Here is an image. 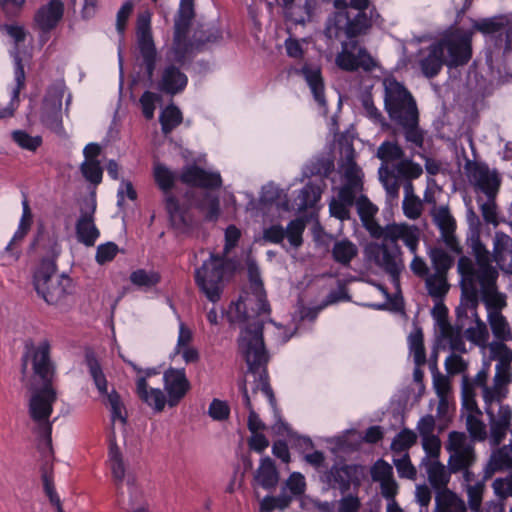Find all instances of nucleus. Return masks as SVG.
<instances>
[{
  "mask_svg": "<svg viewBox=\"0 0 512 512\" xmlns=\"http://www.w3.org/2000/svg\"><path fill=\"white\" fill-rule=\"evenodd\" d=\"M321 188L315 184H307L299 193L295 200L294 209L304 211L305 209L314 206L321 197Z\"/></svg>",
  "mask_w": 512,
  "mask_h": 512,
  "instance_id": "c03bdc74",
  "label": "nucleus"
},
{
  "mask_svg": "<svg viewBox=\"0 0 512 512\" xmlns=\"http://www.w3.org/2000/svg\"><path fill=\"white\" fill-rule=\"evenodd\" d=\"M489 324L494 336L502 341L511 338V330L505 317L499 311H489Z\"/></svg>",
  "mask_w": 512,
  "mask_h": 512,
  "instance_id": "de8ad7c7",
  "label": "nucleus"
},
{
  "mask_svg": "<svg viewBox=\"0 0 512 512\" xmlns=\"http://www.w3.org/2000/svg\"><path fill=\"white\" fill-rule=\"evenodd\" d=\"M495 279L490 283H485L480 280V287L484 290V299L489 311H499L505 307V297L494 291Z\"/></svg>",
  "mask_w": 512,
  "mask_h": 512,
  "instance_id": "864d4df0",
  "label": "nucleus"
},
{
  "mask_svg": "<svg viewBox=\"0 0 512 512\" xmlns=\"http://www.w3.org/2000/svg\"><path fill=\"white\" fill-rule=\"evenodd\" d=\"M64 12V5L61 0H50L42 6L35 15V22L43 31L53 29L61 20Z\"/></svg>",
  "mask_w": 512,
  "mask_h": 512,
  "instance_id": "7c9ffc66",
  "label": "nucleus"
},
{
  "mask_svg": "<svg viewBox=\"0 0 512 512\" xmlns=\"http://www.w3.org/2000/svg\"><path fill=\"white\" fill-rule=\"evenodd\" d=\"M415 441L416 434L412 430L404 429L393 439L391 449L395 454H404Z\"/></svg>",
  "mask_w": 512,
  "mask_h": 512,
  "instance_id": "052dcab7",
  "label": "nucleus"
},
{
  "mask_svg": "<svg viewBox=\"0 0 512 512\" xmlns=\"http://www.w3.org/2000/svg\"><path fill=\"white\" fill-rule=\"evenodd\" d=\"M334 4L340 10L328 21L326 31L330 38L339 37L342 33L348 38H353L366 32L370 24L362 12H358L351 20L345 0H335Z\"/></svg>",
  "mask_w": 512,
  "mask_h": 512,
  "instance_id": "f8f14e48",
  "label": "nucleus"
},
{
  "mask_svg": "<svg viewBox=\"0 0 512 512\" xmlns=\"http://www.w3.org/2000/svg\"><path fill=\"white\" fill-rule=\"evenodd\" d=\"M384 240L392 243L402 241L412 254H417L420 229L405 222L388 224L384 227Z\"/></svg>",
  "mask_w": 512,
  "mask_h": 512,
  "instance_id": "6ab92c4d",
  "label": "nucleus"
},
{
  "mask_svg": "<svg viewBox=\"0 0 512 512\" xmlns=\"http://www.w3.org/2000/svg\"><path fill=\"white\" fill-rule=\"evenodd\" d=\"M424 464L426 466V472L428 474L430 484L439 491L446 489L445 487L450 479V470L447 471L445 466L440 463L439 460L427 461Z\"/></svg>",
  "mask_w": 512,
  "mask_h": 512,
  "instance_id": "ea45409f",
  "label": "nucleus"
},
{
  "mask_svg": "<svg viewBox=\"0 0 512 512\" xmlns=\"http://www.w3.org/2000/svg\"><path fill=\"white\" fill-rule=\"evenodd\" d=\"M11 138L21 149L30 152H35L42 145L41 136L31 135L25 130H14Z\"/></svg>",
  "mask_w": 512,
  "mask_h": 512,
  "instance_id": "603ef678",
  "label": "nucleus"
},
{
  "mask_svg": "<svg viewBox=\"0 0 512 512\" xmlns=\"http://www.w3.org/2000/svg\"><path fill=\"white\" fill-rule=\"evenodd\" d=\"M434 223L441 232V237L445 244L453 251L460 252L457 239L455 237L456 221L445 206L435 208L432 212Z\"/></svg>",
  "mask_w": 512,
  "mask_h": 512,
  "instance_id": "393cba45",
  "label": "nucleus"
},
{
  "mask_svg": "<svg viewBox=\"0 0 512 512\" xmlns=\"http://www.w3.org/2000/svg\"><path fill=\"white\" fill-rule=\"evenodd\" d=\"M118 434L109 435L108 465L115 481L122 482L125 477V464L117 445Z\"/></svg>",
  "mask_w": 512,
  "mask_h": 512,
  "instance_id": "4c0bfd02",
  "label": "nucleus"
},
{
  "mask_svg": "<svg viewBox=\"0 0 512 512\" xmlns=\"http://www.w3.org/2000/svg\"><path fill=\"white\" fill-rule=\"evenodd\" d=\"M368 252L373 256L376 264L390 275L392 284L398 289L399 274L404 268L400 247L395 246L393 249H389L385 244H376L370 245Z\"/></svg>",
  "mask_w": 512,
  "mask_h": 512,
  "instance_id": "2eb2a0df",
  "label": "nucleus"
},
{
  "mask_svg": "<svg viewBox=\"0 0 512 512\" xmlns=\"http://www.w3.org/2000/svg\"><path fill=\"white\" fill-rule=\"evenodd\" d=\"M428 293L434 298H441L448 291V283L444 273L435 272L426 279Z\"/></svg>",
  "mask_w": 512,
  "mask_h": 512,
  "instance_id": "bf43d9fd",
  "label": "nucleus"
},
{
  "mask_svg": "<svg viewBox=\"0 0 512 512\" xmlns=\"http://www.w3.org/2000/svg\"><path fill=\"white\" fill-rule=\"evenodd\" d=\"M81 171L91 183L99 184L102 180L103 172L98 160H85L81 165Z\"/></svg>",
  "mask_w": 512,
  "mask_h": 512,
  "instance_id": "338daca9",
  "label": "nucleus"
},
{
  "mask_svg": "<svg viewBox=\"0 0 512 512\" xmlns=\"http://www.w3.org/2000/svg\"><path fill=\"white\" fill-rule=\"evenodd\" d=\"M383 85L385 109L390 119L397 124L415 122L418 110L407 89L393 78H385Z\"/></svg>",
  "mask_w": 512,
  "mask_h": 512,
  "instance_id": "6e6552de",
  "label": "nucleus"
},
{
  "mask_svg": "<svg viewBox=\"0 0 512 512\" xmlns=\"http://www.w3.org/2000/svg\"><path fill=\"white\" fill-rule=\"evenodd\" d=\"M270 312L269 304L256 265H249V290L244 291L237 302L231 303L227 310L230 322L241 325L238 338L239 352L245 359L249 371L254 378L250 391L244 387L243 397L249 410L248 426L254 433L263 428V424L255 413L254 408L263 400L274 405V395L267 380V374L262 371L256 375L268 362V355L263 341L264 316Z\"/></svg>",
  "mask_w": 512,
  "mask_h": 512,
  "instance_id": "f257e3e1",
  "label": "nucleus"
},
{
  "mask_svg": "<svg viewBox=\"0 0 512 512\" xmlns=\"http://www.w3.org/2000/svg\"><path fill=\"white\" fill-rule=\"evenodd\" d=\"M187 82V76L180 69L169 65L162 72L158 88L167 94L174 95L183 91Z\"/></svg>",
  "mask_w": 512,
  "mask_h": 512,
  "instance_id": "2f4dec72",
  "label": "nucleus"
},
{
  "mask_svg": "<svg viewBox=\"0 0 512 512\" xmlns=\"http://www.w3.org/2000/svg\"><path fill=\"white\" fill-rule=\"evenodd\" d=\"M458 271L461 274L463 281L473 286L475 283L480 285V279L483 278V272L479 266V270L475 271L472 261L467 257H461L458 261Z\"/></svg>",
  "mask_w": 512,
  "mask_h": 512,
  "instance_id": "13d9d810",
  "label": "nucleus"
},
{
  "mask_svg": "<svg viewBox=\"0 0 512 512\" xmlns=\"http://www.w3.org/2000/svg\"><path fill=\"white\" fill-rule=\"evenodd\" d=\"M468 495L469 507L473 512H480L482 495L484 491V482L475 480V476L471 477L470 482H465Z\"/></svg>",
  "mask_w": 512,
  "mask_h": 512,
  "instance_id": "3c124183",
  "label": "nucleus"
},
{
  "mask_svg": "<svg viewBox=\"0 0 512 512\" xmlns=\"http://www.w3.org/2000/svg\"><path fill=\"white\" fill-rule=\"evenodd\" d=\"M133 285L142 290H149L160 282V274L155 270L137 269L130 274Z\"/></svg>",
  "mask_w": 512,
  "mask_h": 512,
  "instance_id": "a18cd8bd",
  "label": "nucleus"
},
{
  "mask_svg": "<svg viewBox=\"0 0 512 512\" xmlns=\"http://www.w3.org/2000/svg\"><path fill=\"white\" fill-rule=\"evenodd\" d=\"M471 248L476 257L478 265L481 267L483 272V278L481 281L483 284H490L494 279H496V271L490 265V252L485 247V245L480 241L478 235L473 236L470 239Z\"/></svg>",
  "mask_w": 512,
  "mask_h": 512,
  "instance_id": "c9c22d12",
  "label": "nucleus"
},
{
  "mask_svg": "<svg viewBox=\"0 0 512 512\" xmlns=\"http://www.w3.org/2000/svg\"><path fill=\"white\" fill-rule=\"evenodd\" d=\"M90 375L94 380L95 386L100 394L102 403L109 409L111 414V432L109 435L119 434L126 443V420L127 410L121 396L115 389L108 390L107 380L99 367L98 363L88 360Z\"/></svg>",
  "mask_w": 512,
  "mask_h": 512,
  "instance_id": "423d86ee",
  "label": "nucleus"
},
{
  "mask_svg": "<svg viewBox=\"0 0 512 512\" xmlns=\"http://www.w3.org/2000/svg\"><path fill=\"white\" fill-rule=\"evenodd\" d=\"M473 28L483 34H498L500 46L504 42L503 48L505 52H512V25L506 16L486 18L475 21Z\"/></svg>",
  "mask_w": 512,
  "mask_h": 512,
  "instance_id": "aec40b11",
  "label": "nucleus"
},
{
  "mask_svg": "<svg viewBox=\"0 0 512 512\" xmlns=\"http://www.w3.org/2000/svg\"><path fill=\"white\" fill-rule=\"evenodd\" d=\"M13 58L15 63V85L11 90V99L10 103L6 106H0V119L11 116L18 104L19 93L21 89L24 87L25 83V72L23 65L21 64V58L19 56V52H13Z\"/></svg>",
  "mask_w": 512,
  "mask_h": 512,
  "instance_id": "473e14b6",
  "label": "nucleus"
},
{
  "mask_svg": "<svg viewBox=\"0 0 512 512\" xmlns=\"http://www.w3.org/2000/svg\"><path fill=\"white\" fill-rule=\"evenodd\" d=\"M463 414L466 419V428L473 441H485L487 439L486 425L481 420L482 412L478 408L472 395L467 390L463 392Z\"/></svg>",
  "mask_w": 512,
  "mask_h": 512,
  "instance_id": "4be33fe9",
  "label": "nucleus"
},
{
  "mask_svg": "<svg viewBox=\"0 0 512 512\" xmlns=\"http://www.w3.org/2000/svg\"><path fill=\"white\" fill-rule=\"evenodd\" d=\"M446 449L449 452L450 472L463 471L464 482H470L473 473L469 471V467L476 459L472 441L464 433L454 431L449 434Z\"/></svg>",
  "mask_w": 512,
  "mask_h": 512,
  "instance_id": "9d476101",
  "label": "nucleus"
},
{
  "mask_svg": "<svg viewBox=\"0 0 512 512\" xmlns=\"http://www.w3.org/2000/svg\"><path fill=\"white\" fill-rule=\"evenodd\" d=\"M402 209L404 215L410 220H416L422 215L423 202L418 196L414 194V189L411 182H407L404 186Z\"/></svg>",
  "mask_w": 512,
  "mask_h": 512,
  "instance_id": "58836bf2",
  "label": "nucleus"
},
{
  "mask_svg": "<svg viewBox=\"0 0 512 512\" xmlns=\"http://www.w3.org/2000/svg\"><path fill=\"white\" fill-rule=\"evenodd\" d=\"M472 32L462 28L447 31L438 43L419 50L415 63L424 76H436L443 64L457 67L466 64L472 55Z\"/></svg>",
  "mask_w": 512,
  "mask_h": 512,
  "instance_id": "20e7f679",
  "label": "nucleus"
},
{
  "mask_svg": "<svg viewBox=\"0 0 512 512\" xmlns=\"http://www.w3.org/2000/svg\"><path fill=\"white\" fill-rule=\"evenodd\" d=\"M163 383L170 407L176 406L191 387L184 368H168L163 374Z\"/></svg>",
  "mask_w": 512,
  "mask_h": 512,
  "instance_id": "f3484780",
  "label": "nucleus"
},
{
  "mask_svg": "<svg viewBox=\"0 0 512 512\" xmlns=\"http://www.w3.org/2000/svg\"><path fill=\"white\" fill-rule=\"evenodd\" d=\"M166 209L174 227L182 229L189 224L190 218L186 210L172 196L166 198Z\"/></svg>",
  "mask_w": 512,
  "mask_h": 512,
  "instance_id": "09e8293b",
  "label": "nucleus"
},
{
  "mask_svg": "<svg viewBox=\"0 0 512 512\" xmlns=\"http://www.w3.org/2000/svg\"><path fill=\"white\" fill-rule=\"evenodd\" d=\"M260 202L262 205H275L278 209L289 210L290 206L287 197L279 188L273 184L268 183L262 188Z\"/></svg>",
  "mask_w": 512,
  "mask_h": 512,
  "instance_id": "79ce46f5",
  "label": "nucleus"
},
{
  "mask_svg": "<svg viewBox=\"0 0 512 512\" xmlns=\"http://www.w3.org/2000/svg\"><path fill=\"white\" fill-rule=\"evenodd\" d=\"M305 223L302 220H293L285 231L281 225H272L263 231V239L271 243H281L286 236L289 243L297 248L302 244V233Z\"/></svg>",
  "mask_w": 512,
  "mask_h": 512,
  "instance_id": "5701e85b",
  "label": "nucleus"
},
{
  "mask_svg": "<svg viewBox=\"0 0 512 512\" xmlns=\"http://www.w3.org/2000/svg\"><path fill=\"white\" fill-rule=\"evenodd\" d=\"M334 4L340 10L328 21L326 31L330 38L339 37L342 33L348 38H353L366 32L370 24L362 12H358L351 20L345 0H335Z\"/></svg>",
  "mask_w": 512,
  "mask_h": 512,
  "instance_id": "9b49d317",
  "label": "nucleus"
},
{
  "mask_svg": "<svg viewBox=\"0 0 512 512\" xmlns=\"http://www.w3.org/2000/svg\"><path fill=\"white\" fill-rule=\"evenodd\" d=\"M433 387L439 397V409L448 405V397L451 391V383L447 376L435 372L433 373Z\"/></svg>",
  "mask_w": 512,
  "mask_h": 512,
  "instance_id": "4d7b16f0",
  "label": "nucleus"
},
{
  "mask_svg": "<svg viewBox=\"0 0 512 512\" xmlns=\"http://www.w3.org/2000/svg\"><path fill=\"white\" fill-rule=\"evenodd\" d=\"M490 359L497 361L495 365L496 378H508L512 381V350L504 341H492L487 346Z\"/></svg>",
  "mask_w": 512,
  "mask_h": 512,
  "instance_id": "a878e982",
  "label": "nucleus"
},
{
  "mask_svg": "<svg viewBox=\"0 0 512 512\" xmlns=\"http://www.w3.org/2000/svg\"><path fill=\"white\" fill-rule=\"evenodd\" d=\"M284 488L289 490L292 497L302 495L306 488L304 476L299 472H293L286 480Z\"/></svg>",
  "mask_w": 512,
  "mask_h": 512,
  "instance_id": "774afa93",
  "label": "nucleus"
},
{
  "mask_svg": "<svg viewBox=\"0 0 512 512\" xmlns=\"http://www.w3.org/2000/svg\"><path fill=\"white\" fill-rule=\"evenodd\" d=\"M512 469V443L492 451L485 467L487 477L496 472Z\"/></svg>",
  "mask_w": 512,
  "mask_h": 512,
  "instance_id": "f704fd0d",
  "label": "nucleus"
},
{
  "mask_svg": "<svg viewBox=\"0 0 512 512\" xmlns=\"http://www.w3.org/2000/svg\"><path fill=\"white\" fill-rule=\"evenodd\" d=\"M490 363L485 362L473 379V384L481 390L484 410L489 419V442L492 446L499 445L511 431L512 409L503 404L508 395V378H496L494 373L492 384H488Z\"/></svg>",
  "mask_w": 512,
  "mask_h": 512,
  "instance_id": "7ed1b4c3",
  "label": "nucleus"
},
{
  "mask_svg": "<svg viewBox=\"0 0 512 512\" xmlns=\"http://www.w3.org/2000/svg\"><path fill=\"white\" fill-rule=\"evenodd\" d=\"M226 274L225 259L211 253L202 265L195 269V282L205 297L215 303L220 300Z\"/></svg>",
  "mask_w": 512,
  "mask_h": 512,
  "instance_id": "1a4fd4ad",
  "label": "nucleus"
},
{
  "mask_svg": "<svg viewBox=\"0 0 512 512\" xmlns=\"http://www.w3.org/2000/svg\"><path fill=\"white\" fill-rule=\"evenodd\" d=\"M34 287L37 294L49 305H59L71 293V278L60 275L51 261H44L34 274Z\"/></svg>",
  "mask_w": 512,
  "mask_h": 512,
  "instance_id": "0eeeda50",
  "label": "nucleus"
},
{
  "mask_svg": "<svg viewBox=\"0 0 512 512\" xmlns=\"http://www.w3.org/2000/svg\"><path fill=\"white\" fill-rule=\"evenodd\" d=\"M355 468L348 465H334L331 469L325 471L321 480L333 489H339L342 493L349 490L351 483L354 482Z\"/></svg>",
  "mask_w": 512,
  "mask_h": 512,
  "instance_id": "cd10ccee",
  "label": "nucleus"
},
{
  "mask_svg": "<svg viewBox=\"0 0 512 512\" xmlns=\"http://www.w3.org/2000/svg\"><path fill=\"white\" fill-rule=\"evenodd\" d=\"M137 41L144 57L148 74L151 77L154 68L155 48L151 33V13L149 11H144L138 15Z\"/></svg>",
  "mask_w": 512,
  "mask_h": 512,
  "instance_id": "a211bd4d",
  "label": "nucleus"
},
{
  "mask_svg": "<svg viewBox=\"0 0 512 512\" xmlns=\"http://www.w3.org/2000/svg\"><path fill=\"white\" fill-rule=\"evenodd\" d=\"M154 179L161 190L168 191L173 187L176 177L164 164L155 163Z\"/></svg>",
  "mask_w": 512,
  "mask_h": 512,
  "instance_id": "680f3d73",
  "label": "nucleus"
},
{
  "mask_svg": "<svg viewBox=\"0 0 512 512\" xmlns=\"http://www.w3.org/2000/svg\"><path fill=\"white\" fill-rule=\"evenodd\" d=\"M182 122V113L174 105L167 106L160 114V123L162 131L165 134L170 133Z\"/></svg>",
  "mask_w": 512,
  "mask_h": 512,
  "instance_id": "5fc2aeb1",
  "label": "nucleus"
},
{
  "mask_svg": "<svg viewBox=\"0 0 512 512\" xmlns=\"http://www.w3.org/2000/svg\"><path fill=\"white\" fill-rule=\"evenodd\" d=\"M357 254V246L348 239H340L333 244V259L342 265H348Z\"/></svg>",
  "mask_w": 512,
  "mask_h": 512,
  "instance_id": "37998d69",
  "label": "nucleus"
},
{
  "mask_svg": "<svg viewBox=\"0 0 512 512\" xmlns=\"http://www.w3.org/2000/svg\"><path fill=\"white\" fill-rule=\"evenodd\" d=\"M48 342L39 343L32 356L33 376L30 381L29 415L45 432L51 430L50 416L57 393L52 385L54 368Z\"/></svg>",
  "mask_w": 512,
  "mask_h": 512,
  "instance_id": "f03ea898",
  "label": "nucleus"
},
{
  "mask_svg": "<svg viewBox=\"0 0 512 512\" xmlns=\"http://www.w3.org/2000/svg\"><path fill=\"white\" fill-rule=\"evenodd\" d=\"M467 177L470 183L481 190L488 198H493L499 190L501 177L495 169L479 162H468L466 164Z\"/></svg>",
  "mask_w": 512,
  "mask_h": 512,
  "instance_id": "4468645a",
  "label": "nucleus"
},
{
  "mask_svg": "<svg viewBox=\"0 0 512 512\" xmlns=\"http://www.w3.org/2000/svg\"><path fill=\"white\" fill-rule=\"evenodd\" d=\"M408 345L416 366L424 364L426 353L423 344V334L419 328H415L408 336Z\"/></svg>",
  "mask_w": 512,
  "mask_h": 512,
  "instance_id": "49530a36",
  "label": "nucleus"
},
{
  "mask_svg": "<svg viewBox=\"0 0 512 512\" xmlns=\"http://www.w3.org/2000/svg\"><path fill=\"white\" fill-rule=\"evenodd\" d=\"M435 501L438 512H465L466 510L464 501L448 489L439 491Z\"/></svg>",
  "mask_w": 512,
  "mask_h": 512,
  "instance_id": "a19ab883",
  "label": "nucleus"
},
{
  "mask_svg": "<svg viewBox=\"0 0 512 512\" xmlns=\"http://www.w3.org/2000/svg\"><path fill=\"white\" fill-rule=\"evenodd\" d=\"M476 305V301L474 300L467 303L466 313L470 312L474 320L472 325L465 329V336L469 341L484 347L488 333L485 323L480 320L476 313Z\"/></svg>",
  "mask_w": 512,
  "mask_h": 512,
  "instance_id": "e433bc0d",
  "label": "nucleus"
},
{
  "mask_svg": "<svg viewBox=\"0 0 512 512\" xmlns=\"http://www.w3.org/2000/svg\"><path fill=\"white\" fill-rule=\"evenodd\" d=\"M65 92L64 83L57 82L48 89L44 98L41 119L47 127L55 132L62 130L61 106Z\"/></svg>",
  "mask_w": 512,
  "mask_h": 512,
  "instance_id": "dca6fc26",
  "label": "nucleus"
},
{
  "mask_svg": "<svg viewBox=\"0 0 512 512\" xmlns=\"http://www.w3.org/2000/svg\"><path fill=\"white\" fill-rule=\"evenodd\" d=\"M493 260L506 273H512V238L503 233L496 232L493 238Z\"/></svg>",
  "mask_w": 512,
  "mask_h": 512,
  "instance_id": "c85d7f7f",
  "label": "nucleus"
},
{
  "mask_svg": "<svg viewBox=\"0 0 512 512\" xmlns=\"http://www.w3.org/2000/svg\"><path fill=\"white\" fill-rule=\"evenodd\" d=\"M335 61L339 68L346 71L362 69L371 72L379 68L378 61L355 41L343 43Z\"/></svg>",
  "mask_w": 512,
  "mask_h": 512,
  "instance_id": "ddd939ff",
  "label": "nucleus"
},
{
  "mask_svg": "<svg viewBox=\"0 0 512 512\" xmlns=\"http://www.w3.org/2000/svg\"><path fill=\"white\" fill-rule=\"evenodd\" d=\"M422 446L426 453L423 463L438 460L441 450V442L436 435L422 438Z\"/></svg>",
  "mask_w": 512,
  "mask_h": 512,
  "instance_id": "69168bd1",
  "label": "nucleus"
},
{
  "mask_svg": "<svg viewBox=\"0 0 512 512\" xmlns=\"http://www.w3.org/2000/svg\"><path fill=\"white\" fill-rule=\"evenodd\" d=\"M254 483L266 490L276 487L279 482V473L273 460L269 457L260 459L259 466L254 472Z\"/></svg>",
  "mask_w": 512,
  "mask_h": 512,
  "instance_id": "72a5a7b5",
  "label": "nucleus"
},
{
  "mask_svg": "<svg viewBox=\"0 0 512 512\" xmlns=\"http://www.w3.org/2000/svg\"><path fill=\"white\" fill-rule=\"evenodd\" d=\"M96 210V201L94 197L85 200L81 210V216L76 224V233L78 240L86 246H92L99 237V231L94 224V212Z\"/></svg>",
  "mask_w": 512,
  "mask_h": 512,
  "instance_id": "412c9836",
  "label": "nucleus"
},
{
  "mask_svg": "<svg viewBox=\"0 0 512 512\" xmlns=\"http://www.w3.org/2000/svg\"><path fill=\"white\" fill-rule=\"evenodd\" d=\"M395 171L398 177L408 180L419 178L423 172L421 165L411 160H400L396 166Z\"/></svg>",
  "mask_w": 512,
  "mask_h": 512,
  "instance_id": "e2e57ef3",
  "label": "nucleus"
},
{
  "mask_svg": "<svg viewBox=\"0 0 512 512\" xmlns=\"http://www.w3.org/2000/svg\"><path fill=\"white\" fill-rule=\"evenodd\" d=\"M301 73L308 84L315 101L318 103L322 113H326V100L324 95V83L321 75V69L314 64H305Z\"/></svg>",
  "mask_w": 512,
  "mask_h": 512,
  "instance_id": "c756f323",
  "label": "nucleus"
},
{
  "mask_svg": "<svg viewBox=\"0 0 512 512\" xmlns=\"http://www.w3.org/2000/svg\"><path fill=\"white\" fill-rule=\"evenodd\" d=\"M183 183L205 189L218 188L222 184L221 175L218 172L203 170L197 166H186L180 175Z\"/></svg>",
  "mask_w": 512,
  "mask_h": 512,
  "instance_id": "b1692460",
  "label": "nucleus"
},
{
  "mask_svg": "<svg viewBox=\"0 0 512 512\" xmlns=\"http://www.w3.org/2000/svg\"><path fill=\"white\" fill-rule=\"evenodd\" d=\"M376 155L382 161L381 165L388 167L390 163L402 158L403 150L396 142L385 141L378 147Z\"/></svg>",
  "mask_w": 512,
  "mask_h": 512,
  "instance_id": "8fccbe9b",
  "label": "nucleus"
},
{
  "mask_svg": "<svg viewBox=\"0 0 512 512\" xmlns=\"http://www.w3.org/2000/svg\"><path fill=\"white\" fill-rule=\"evenodd\" d=\"M136 394L154 412L163 411L166 403L168 404L167 395L160 388L151 387L143 376L136 379Z\"/></svg>",
  "mask_w": 512,
  "mask_h": 512,
  "instance_id": "bb28decb",
  "label": "nucleus"
},
{
  "mask_svg": "<svg viewBox=\"0 0 512 512\" xmlns=\"http://www.w3.org/2000/svg\"><path fill=\"white\" fill-rule=\"evenodd\" d=\"M393 463L397 469L400 477L407 479H414L416 476V469L412 465L407 453L396 455L393 458Z\"/></svg>",
  "mask_w": 512,
  "mask_h": 512,
  "instance_id": "0e129e2a",
  "label": "nucleus"
},
{
  "mask_svg": "<svg viewBox=\"0 0 512 512\" xmlns=\"http://www.w3.org/2000/svg\"><path fill=\"white\" fill-rule=\"evenodd\" d=\"M32 224V213L27 200L22 202V216L16 232L8 244H12L16 247L18 241H21L27 232L29 231Z\"/></svg>",
  "mask_w": 512,
  "mask_h": 512,
  "instance_id": "6e6d98bb",
  "label": "nucleus"
},
{
  "mask_svg": "<svg viewBox=\"0 0 512 512\" xmlns=\"http://www.w3.org/2000/svg\"><path fill=\"white\" fill-rule=\"evenodd\" d=\"M339 170L343 185L338 189L337 196L331 199L329 210L332 216L345 220L349 218V209L363 186V172L354 161V150L351 147L347 149Z\"/></svg>",
  "mask_w": 512,
  "mask_h": 512,
  "instance_id": "39448f33",
  "label": "nucleus"
}]
</instances>
